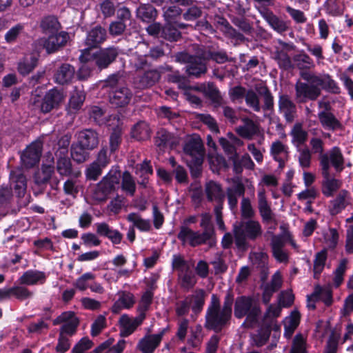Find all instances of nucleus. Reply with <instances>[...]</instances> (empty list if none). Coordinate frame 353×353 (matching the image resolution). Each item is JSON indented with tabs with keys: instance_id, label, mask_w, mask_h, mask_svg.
Masks as SVG:
<instances>
[{
	"instance_id": "1",
	"label": "nucleus",
	"mask_w": 353,
	"mask_h": 353,
	"mask_svg": "<svg viewBox=\"0 0 353 353\" xmlns=\"http://www.w3.org/2000/svg\"><path fill=\"white\" fill-rule=\"evenodd\" d=\"M105 86L109 90V99L112 105L116 107H124L129 104L133 94L126 85L123 72H117L108 77Z\"/></svg>"
},
{
	"instance_id": "2",
	"label": "nucleus",
	"mask_w": 353,
	"mask_h": 353,
	"mask_svg": "<svg viewBox=\"0 0 353 353\" xmlns=\"http://www.w3.org/2000/svg\"><path fill=\"white\" fill-rule=\"evenodd\" d=\"M231 319L230 314L221 310L219 298L213 294L205 314V328L220 332L230 325Z\"/></svg>"
},
{
	"instance_id": "3",
	"label": "nucleus",
	"mask_w": 353,
	"mask_h": 353,
	"mask_svg": "<svg viewBox=\"0 0 353 353\" xmlns=\"http://www.w3.org/2000/svg\"><path fill=\"white\" fill-rule=\"evenodd\" d=\"M234 241L238 248L245 249L248 245L247 239L254 241L262 234V228L258 221L249 219L234 224Z\"/></svg>"
},
{
	"instance_id": "4",
	"label": "nucleus",
	"mask_w": 353,
	"mask_h": 353,
	"mask_svg": "<svg viewBox=\"0 0 353 353\" xmlns=\"http://www.w3.org/2000/svg\"><path fill=\"white\" fill-rule=\"evenodd\" d=\"M261 314L259 306L252 298L241 296L236 298L234 303V316L236 319L246 316L243 326L253 327L258 322Z\"/></svg>"
},
{
	"instance_id": "5",
	"label": "nucleus",
	"mask_w": 353,
	"mask_h": 353,
	"mask_svg": "<svg viewBox=\"0 0 353 353\" xmlns=\"http://www.w3.org/2000/svg\"><path fill=\"white\" fill-rule=\"evenodd\" d=\"M256 92L249 89L245 97L248 107L256 112L272 110L274 108V97L266 85L256 88Z\"/></svg>"
},
{
	"instance_id": "6",
	"label": "nucleus",
	"mask_w": 353,
	"mask_h": 353,
	"mask_svg": "<svg viewBox=\"0 0 353 353\" xmlns=\"http://www.w3.org/2000/svg\"><path fill=\"white\" fill-rule=\"evenodd\" d=\"M121 179V172L117 169H111L103 177L92 190V199L99 202H104L108 196L115 190Z\"/></svg>"
},
{
	"instance_id": "7",
	"label": "nucleus",
	"mask_w": 353,
	"mask_h": 353,
	"mask_svg": "<svg viewBox=\"0 0 353 353\" xmlns=\"http://www.w3.org/2000/svg\"><path fill=\"white\" fill-rule=\"evenodd\" d=\"M183 149L185 154L189 157L188 164L191 170L195 168L199 171L205 155L203 143L200 137L194 135L188 138Z\"/></svg>"
},
{
	"instance_id": "8",
	"label": "nucleus",
	"mask_w": 353,
	"mask_h": 353,
	"mask_svg": "<svg viewBox=\"0 0 353 353\" xmlns=\"http://www.w3.org/2000/svg\"><path fill=\"white\" fill-rule=\"evenodd\" d=\"M303 79L306 81L310 85L316 86L328 92L339 94L341 89L336 82L328 74H315L307 71L300 73Z\"/></svg>"
},
{
	"instance_id": "9",
	"label": "nucleus",
	"mask_w": 353,
	"mask_h": 353,
	"mask_svg": "<svg viewBox=\"0 0 353 353\" xmlns=\"http://www.w3.org/2000/svg\"><path fill=\"white\" fill-rule=\"evenodd\" d=\"M176 60L178 62L186 63L185 72L189 77L199 78L207 72L205 61L199 57L198 51L196 56H192L185 52H179L176 55Z\"/></svg>"
},
{
	"instance_id": "10",
	"label": "nucleus",
	"mask_w": 353,
	"mask_h": 353,
	"mask_svg": "<svg viewBox=\"0 0 353 353\" xmlns=\"http://www.w3.org/2000/svg\"><path fill=\"white\" fill-rule=\"evenodd\" d=\"M345 159L341 148L334 146L324 155L319 157V164L321 174L327 175L330 166H333L336 172H341L344 169Z\"/></svg>"
},
{
	"instance_id": "11",
	"label": "nucleus",
	"mask_w": 353,
	"mask_h": 353,
	"mask_svg": "<svg viewBox=\"0 0 353 353\" xmlns=\"http://www.w3.org/2000/svg\"><path fill=\"white\" fill-rule=\"evenodd\" d=\"M118 47L109 46L100 48L92 54V59L99 70L108 68L114 63L119 54Z\"/></svg>"
},
{
	"instance_id": "12",
	"label": "nucleus",
	"mask_w": 353,
	"mask_h": 353,
	"mask_svg": "<svg viewBox=\"0 0 353 353\" xmlns=\"http://www.w3.org/2000/svg\"><path fill=\"white\" fill-rule=\"evenodd\" d=\"M268 232L272 234L270 247L272 256L279 263H288L289 256L287 251L284 249V246L288 243V239H289V232L284 231L282 234H274L270 231Z\"/></svg>"
},
{
	"instance_id": "13",
	"label": "nucleus",
	"mask_w": 353,
	"mask_h": 353,
	"mask_svg": "<svg viewBox=\"0 0 353 353\" xmlns=\"http://www.w3.org/2000/svg\"><path fill=\"white\" fill-rule=\"evenodd\" d=\"M294 100L298 104L316 101L321 95V88L310 85L307 82L298 81L294 85Z\"/></svg>"
},
{
	"instance_id": "14",
	"label": "nucleus",
	"mask_w": 353,
	"mask_h": 353,
	"mask_svg": "<svg viewBox=\"0 0 353 353\" xmlns=\"http://www.w3.org/2000/svg\"><path fill=\"white\" fill-rule=\"evenodd\" d=\"M208 232L194 231L188 226L181 225L177 238L184 245L188 243L191 247L205 244L209 241Z\"/></svg>"
},
{
	"instance_id": "15",
	"label": "nucleus",
	"mask_w": 353,
	"mask_h": 353,
	"mask_svg": "<svg viewBox=\"0 0 353 353\" xmlns=\"http://www.w3.org/2000/svg\"><path fill=\"white\" fill-rule=\"evenodd\" d=\"M108 37L105 28L97 25L92 28L88 32L84 41L86 48L82 50L81 54L85 56L90 49L99 48Z\"/></svg>"
},
{
	"instance_id": "16",
	"label": "nucleus",
	"mask_w": 353,
	"mask_h": 353,
	"mask_svg": "<svg viewBox=\"0 0 353 353\" xmlns=\"http://www.w3.org/2000/svg\"><path fill=\"white\" fill-rule=\"evenodd\" d=\"M62 323L60 328V334L63 335H73L79 325V321L74 312L68 311L63 312L53 321L54 325Z\"/></svg>"
},
{
	"instance_id": "17",
	"label": "nucleus",
	"mask_w": 353,
	"mask_h": 353,
	"mask_svg": "<svg viewBox=\"0 0 353 353\" xmlns=\"http://www.w3.org/2000/svg\"><path fill=\"white\" fill-rule=\"evenodd\" d=\"M257 10L271 28L277 33L282 34L289 30V22L276 16L272 10L265 6L259 7Z\"/></svg>"
},
{
	"instance_id": "18",
	"label": "nucleus",
	"mask_w": 353,
	"mask_h": 353,
	"mask_svg": "<svg viewBox=\"0 0 353 353\" xmlns=\"http://www.w3.org/2000/svg\"><path fill=\"white\" fill-rule=\"evenodd\" d=\"M198 54L203 61H212L218 64H223L232 61L227 52L218 46H207L199 48Z\"/></svg>"
},
{
	"instance_id": "19",
	"label": "nucleus",
	"mask_w": 353,
	"mask_h": 353,
	"mask_svg": "<svg viewBox=\"0 0 353 353\" xmlns=\"http://www.w3.org/2000/svg\"><path fill=\"white\" fill-rule=\"evenodd\" d=\"M205 193L207 199L210 201L214 202V212L220 216V209H223L225 195L220 184L210 181L206 184Z\"/></svg>"
},
{
	"instance_id": "20",
	"label": "nucleus",
	"mask_w": 353,
	"mask_h": 353,
	"mask_svg": "<svg viewBox=\"0 0 353 353\" xmlns=\"http://www.w3.org/2000/svg\"><path fill=\"white\" fill-rule=\"evenodd\" d=\"M64 100L63 92L59 89L49 90L44 95L41 103V111L48 113L54 109H58Z\"/></svg>"
},
{
	"instance_id": "21",
	"label": "nucleus",
	"mask_w": 353,
	"mask_h": 353,
	"mask_svg": "<svg viewBox=\"0 0 353 353\" xmlns=\"http://www.w3.org/2000/svg\"><path fill=\"white\" fill-rule=\"evenodd\" d=\"M160 79L161 72L157 68H152L134 77L133 83L136 88L144 90L154 85Z\"/></svg>"
},
{
	"instance_id": "22",
	"label": "nucleus",
	"mask_w": 353,
	"mask_h": 353,
	"mask_svg": "<svg viewBox=\"0 0 353 353\" xmlns=\"http://www.w3.org/2000/svg\"><path fill=\"white\" fill-rule=\"evenodd\" d=\"M42 152V143L36 141L28 145L21 155L23 165L28 168L34 166L40 160Z\"/></svg>"
},
{
	"instance_id": "23",
	"label": "nucleus",
	"mask_w": 353,
	"mask_h": 353,
	"mask_svg": "<svg viewBox=\"0 0 353 353\" xmlns=\"http://www.w3.org/2000/svg\"><path fill=\"white\" fill-rule=\"evenodd\" d=\"M258 209L262 221L265 224L274 223V227H270V230H274L277 225L275 214L272 212L270 205L268 203L265 191L261 190L258 192Z\"/></svg>"
},
{
	"instance_id": "24",
	"label": "nucleus",
	"mask_w": 353,
	"mask_h": 353,
	"mask_svg": "<svg viewBox=\"0 0 353 353\" xmlns=\"http://www.w3.org/2000/svg\"><path fill=\"white\" fill-rule=\"evenodd\" d=\"M154 139L155 145L160 150H164L168 148L172 149L178 145L180 142L179 137L164 128L157 131Z\"/></svg>"
},
{
	"instance_id": "25",
	"label": "nucleus",
	"mask_w": 353,
	"mask_h": 353,
	"mask_svg": "<svg viewBox=\"0 0 353 353\" xmlns=\"http://www.w3.org/2000/svg\"><path fill=\"white\" fill-rule=\"evenodd\" d=\"M68 39V33L62 31L59 33L50 34L47 39H42L41 43L46 52L50 54L65 46Z\"/></svg>"
},
{
	"instance_id": "26",
	"label": "nucleus",
	"mask_w": 353,
	"mask_h": 353,
	"mask_svg": "<svg viewBox=\"0 0 353 353\" xmlns=\"http://www.w3.org/2000/svg\"><path fill=\"white\" fill-rule=\"evenodd\" d=\"M10 190L18 197H22L27 188L26 178L20 169H15L10 174Z\"/></svg>"
},
{
	"instance_id": "27",
	"label": "nucleus",
	"mask_w": 353,
	"mask_h": 353,
	"mask_svg": "<svg viewBox=\"0 0 353 353\" xmlns=\"http://www.w3.org/2000/svg\"><path fill=\"white\" fill-rule=\"evenodd\" d=\"M169 330L166 327L161 330L159 334L145 336L138 343L139 350L143 353H153L154 350L160 344L163 335Z\"/></svg>"
},
{
	"instance_id": "28",
	"label": "nucleus",
	"mask_w": 353,
	"mask_h": 353,
	"mask_svg": "<svg viewBox=\"0 0 353 353\" xmlns=\"http://www.w3.org/2000/svg\"><path fill=\"white\" fill-rule=\"evenodd\" d=\"M145 318V314L143 313H139V316L135 318H130L127 314L122 315L119 319L121 336L123 337L130 336L142 323Z\"/></svg>"
},
{
	"instance_id": "29",
	"label": "nucleus",
	"mask_w": 353,
	"mask_h": 353,
	"mask_svg": "<svg viewBox=\"0 0 353 353\" xmlns=\"http://www.w3.org/2000/svg\"><path fill=\"white\" fill-rule=\"evenodd\" d=\"M279 110L284 117L286 122L292 123L296 117V105L287 94H281L279 97Z\"/></svg>"
},
{
	"instance_id": "30",
	"label": "nucleus",
	"mask_w": 353,
	"mask_h": 353,
	"mask_svg": "<svg viewBox=\"0 0 353 353\" xmlns=\"http://www.w3.org/2000/svg\"><path fill=\"white\" fill-rule=\"evenodd\" d=\"M245 188L239 179H233L232 185L226 190L228 205L232 210L236 208L238 197L243 196Z\"/></svg>"
},
{
	"instance_id": "31",
	"label": "nucleus",
	"mask_w": 353,
	"mask_h": 353,
	"mask_svg": "<svg viewBox=\"0 0 353 353\" xmlns=\"http://www.w3.org/2000/svg\"><path fill=\"white\" fill-rule=\"evenodd\" d=\"M205 97L209 98L214 109L217 110L223 105V98L216 85L213 82L202 83L198 88Z\"/></svg>"
},
{
	"instance_id": "32",
	"label": "nucleus",
	"mask_w": 353,
	"mask_h": 353,
	"mask_svg": "<svg viewBox=\"0 0 353 353\" xmlns=\"http://www.w3.org/2000/svg\"><path fill=\"white\" fill-rule=\"evenodd\" d=\"M243 124L236 128V133L243 139L251 140L259 133V126L249 118L242 119Z\"/></svg>"
},
{
	"instance_id": "33",
	"label": "nucleus",
	"mask_w": 353,
	"mask_h": 353,
	"mask_svg": "<svg viewBox=\"0 0 353 353\" xmlns=\"http://www.w3.org/2000/svg\"><path fill=\"white\" fill-rule=\"evenodd\" d=\"M349 192L345 190H341L336 198L330 201L328 206L329 212L332 216L341 213L347 205Z\"/></svg>"
},
{
	"instance_id": "34",
	"label": "nucleus",
	"mask_w": 353,
	"mask_h": 353,
	"mask_svg": "<svg viewBox=\"0 0 353 353\" xmlns=\"http://www.w3.org/2000/svg\"><path fill=\"white\" fill-rule=\"evenodd\" d=\"M75 69L69 63L61 64L54 73V78L56 83L65 85L72 81L74 77Z\"/></svg>"
},
{
	"instance_id": "35",
	"label": "nucleus",
	"mask_w": 353,
	"mask_h": 353,
	"mask_svg": "<svg viewBox=\"0 0 353 353\" xmlns=\"http://www.w3.org/2000/svg\"><path fill=\"white\" fill-rule=\"evenodd\" d=\"M99 136L97 132L91 129L81 131L78 135V143L88 150H92L99 145Z\"/></svg>"
},
{
	"instance_id": "36",
	"label": "nucleus",
	"mask_w": 353,
	"mask_h": 353,
	"mask_svg": "<svg viewBox=\"0 0 353 353\" xmlns=\"http://www.w3.org/2000/svg\"><path fill=\"white\" fill-rule=\"evenodd\" d=\"M318 117L321 125L325 130L335 131L343 129L342 123L332 112L321 111L319 112Z\"/></svg>"
},
{
	"instance_id": "37",
	"label": "nucleus",
	"mask_w": 353,
	"mask_h": 353,
	"mask_svg": "<svg viewBox=\"0 0 353 353\" xmlns=\"http://www.w3.org/2000/svg\"><path fill=\"white\" fill-rule=\"evenodd\" d=\"M270 154L273 159L279 162V166L281 168L288 159V147L280 141H274L271 145Z\"/></svg>"
},
{
	"instance_id": "38",
	"label": "nucleus",
	"mask_w": 353,
	"mask_h": 353,
	"mask_svg": "<svg viewBox=\"0 0 353 353\" xmlns=\"http://www.w3.org/2000/svg\"><path fill=\"white\" fill-rule=\"evenodd\" d=\"M19 280L21 284L27 285L43 284L46 282V274L41 271L30 270L25 272Z\"/></svg>"
},
{
	"instance_id": "39",
	"label": "nucleus",
	"mask_w": 353,
	"mask_h": 353,
	"mask_svg": "<svg viewBox=\"0 0 353 353\" xmlns=\"http://www.w3.org/2000/svg\"><path fill=\"white\" fill-rule=\"evenodd\" d=\"M136 15L143 22L149 23L156 19L157 11L151 4L143 3L137 8Z\"/></svg>"
},
{
	"instance_id": "40",
	"label": "nucleus",
	"mask_w": 353,
	"mask_h": 353,
	"mask_svg": "<svg viewBox=\"0 0 353 353\" xmlns=\"http://www.w3.org/2000/svg\"><path fill=\"white\" fill-rule=\"evenodd\" d=\"M322 176L323 177V194L327 197L333 196L334 193L341 188L342 185L341 181L332 177L329 171L327 172V175L322 174Z\"/></svg>"
},
{
	"instance_id": "41",
	"label": "nucleus",
	"mask_w": 353,
	"mask_h": 353,
	"mask_svg": "<svg viewBox=\"0 0 353 353\" xmlns=\"http://www.w3.org/2000/svg\"><path fill=\"white\" fill-rule=\"evenodd\" d=\"M54 174V167L53 165L43 164L41 171L37 172L34 176V182L39 186H45L48 183Z\"/></svg>"
},
{
	"instance_id": "42",
	"label": "nucleus",
	"mask_w": 353,
	"mask_h": 353,
	"mask_svg": "<svg viewBox=\"0 0 353 353\" xmlns=\"http://www.w3.org/2000/svg\"><path fill=\"white\" fill-rule=\"evenodd\" d=\"M179 279L181 288L185 291L192 289L197 282L196 274L191 268L179 273Z\"/></svg>"
},
{
	"instance_id": "43",
	"label": "nucleus",
	"mask_w": 353,
	"mask_h": 353,
	"mask_svg": "<svg viewBox=\"0 0 353 353\" xmlns=\"http://www.w3.org/2000/svg\"><path fill=\"white\" fill-rule=\"evenodd\" d=\"M310 299L313 301L321 300L326 305H331L332 302V290L329 288H322L317 285L314 288V292L308 296V301Z\"/></svg>"
},
{
	"instance_id": "44",
	"label": "nucleus",
	"mask_w": 353,
	"mask_h": 353,
	"mask_svg": "<svg viewBox=\"0 0 353 353\" xmlns=\"http://www.w3.org/2000/svg\"><path fill=\"white\" fill-rule=\"evenodd\" d=\"M126 219L132 223V227L137 228L142 232H148L151 230L152 225L149 219H143L140 214L136 212H131L128 214Z\"/></svg>"
},
{
	"instance_id": "45",
	"label": "nucleus",
	"mask_w": 353,
	"mask_h": 353,
	"mask_svg": "<svg viewBox=\"0 0 353 353\" xmlns=\"http://www.w3.org/2000/svg\"><path fill=\"white\" fill-rule=\"evenodd\" d=\"M57 170L63 176H70L73 174V169L70 159L68 155L56 156Z\"/></svg>"
},
{
	"instance_id": "46",
	"label": "nucleus",
	"mask_w": 353,
	"mask_h": 353,
	"mask_svg": "<svg viewBox=\"0 0 353 353\" xmlns=\"http://www.w3.org/2000/svg\"><path fill=\"white\" fill-rule=\"evenodd\" d=\"M132 137L137 141H144L150 136V130L148 123L145 121L137 123L131 130Z\"/></svg>"
},
{
	"instance_id": "47",
	"label": "nucleus",
	"mask_w": 353,
	"mask_h": 353,
	"mask_svg": "<svg viewBox=\"0 0 353 353\" xmlns=\"http://www.w3.org/2000/svg\"><path fill=\"white\" fill-rule=\"evenodd\" d=\"M38 58L34 55H29L21 60L18 64V71L22 75H27L37 65Z\"/></svg>"
},
{
	"instance_id": "48",
	"label": "nucleus",
	"mask_w": 353,
	"mask_h": 353,
	"mask_svg": "<svg viewBox=\"0 0 353 353\" xmlns=\"http://www.w3.org/2000/svg\"><path fill=\"white\" fill-rule=\"evenodd\" d=\"M40 27L46 34H54L58 32L60 23L55 17L47 16L41 20Z\"/></svg>"
},
{
	"instance_id": "49",
	"label": "nucleus",
	"mask_w": 353,
	"mask_h": 353,
	"mask_svg": "<svg viewBox=\"0 0 353 353\" xmlns=\"http://www.w3.org/2000/svg\"><path fill=\"white\" fill-rule=\"evenodd\" d=\"M161 37L169 41H176L181 39V33L173 23L168 22L163 27Z\"/></svg>"
},
{
	"instance_id": "50",
	"label": "nucleus",
	"mask_w": 353,
	"mask_h": 353,
	"mask_svg": "<svg viewBox=\"0 0 353 353\" xmlns=\"http://www.w3.org/2000/svg\"><path fill=\"white\" fill-rule=\"evenodd\" d=\"M292 137V142L298 147H301V145L304 144L307 141L308 133L303 129L301 123H296L291 131Z\"/></svg>"
},
{
	"instance_id": "51",
	"label": "nucleus",
	"mask_w": 353,
	"mask_h": 353,
	"mask_svg": "<svg viewBox=\"0 0 353 353\" xmlns=\"http://www.w3.org/2000/svg\"><path fill=\"white\" fill-rule=\"evenodd\" d=\"M294 65L301 72L310 69L314 66L313 60L305 52L296 54L293 57Z\"/></svg>"
},
{
	"instance_id": "52",
	"label": "nucleus",
	"mask_w": 353,
	"mask_h": 353,
	"mask_svg": "<svg viewBox=\"0 0 353 353\" xmlns=\"http://www.w3.org/2000/svg\"><path fill=\"white\" fill-rule=\"evenodd\" d=\"M274 59L280 68L289 70L294 68L290 56L283 50L276 49L274 52Z\"/></svg>"
},
{
	"instance_id": "53",
	"label": "nucleus",
	"mask_w": 353,
	"mask_h": 353,
	"mask_svg": "<svg viewBox=\"0 0 353 353\" xmlns=\"http://www.w3.org/2000/svg\"><path fill=\"white\" fill-rule=\"evenodd\" d=\"M88 150L87 148L83 147L81 144L77 142V143L73 144L71 147V157L74 161L79 163H83L89 157Z\"/></svg>"
},
{
	"instance_id": "54",
	"label": "nucleus",
	"mask_w": 353,
	"mask_h": 353,
	"mask_svg": "<svg viewBox=\"0 0 353 353\" xmlns=\"http://www.w3.org/2000/svg\"><path fill=\"white\" fill-rule=\"evenodd\" d=\"M306 338L301 334L294 336L289 353H308Z\"/></svg>"
},
{
	"instance_id": "55",
	"label": "nucleus",
	"mask_w": 353,
	"mask_h": 353,
	"mask_svg": "<svg viewBox=\"0 0 353 353\" xmlns=\"http://www.w3.org/2000/svg\"><path fill=\"white\" fill-rule=\"evenodd\" d=\"M297 152H298V160L300 166L302 168H307L311 165L312 161V152L308 148L307 146H301L298 147Z\"/></svg>"
},
{
	"instance_id": "56",
	"label": "nucleus",
	"mask_w": 353,
	"mask_h": 353,
	"mask_svg": "<svg viewBox=\"0 0 353 353\" xmlns=\"http://www.w3.org/2000/svg\"><path fill=\"white\" fill-rule=\"evenodd\" d=\"M121 177H122V190L130 196H134L136 192V183L131 174L128 171H125Z\"/></svg>"
},
{
	"instance_id": "57",
	"label": "nucleus",
	"mask_w": 353,
	"mask_h": 353,
	"mask_svg": "<svg viewBox=\"0 0 353 353\" xmlns=\"http://www.w3.org/2000/svg\"><path fill=\"white\" fill-rule=\"evenodd\" d=\"M146 54H141L138 52L132 54L130 60V64L136 71L141 70L148 66Z\"/></svg>"
},
{
	"instance_id": "58",
	"label": "nucleus",
	"mask_w": 353,
	"mask_h": 353,
	"mask_svg": "<svg viewBox=\"0 0 353 353\" xmlns=\"http://www.w3.org/2000/svg\"><path fill=\"white\" fill-rule=\"evenodd\" d=\"M85 99V93L83 90L75 89L74 92H72L70 101L69 105L70 108L71 109H73L74 110H79L81 106L83 105V103Z\"/></svg>"
},
{
	"instance_id": "59",
	"label": "nucleus",
	"mask_w": 353,
	"mask_h": 353,
	"mask_svg": "<svg viewBox=\"0 0 353 353\" xmlns=\"http://www.w3.org/2000/svg\"><path fill=\"white\" fill-rule=\"evenodd\" d=\"M326 259V249L321 250L315 255V259L314 260V274L315 278L318 277V276L322 272Z\"/></svg>"
},
{
	"instance_id": "60",
	"label": "nucleus",
	"mask_w": 353,
	"mask_h": 353,
	"mask_svg": "<svg viewBox=\"0 0 353 353\" xmlns=\"http://www.w3.org/2000/svg\"><path fill=\"white\" fill-rule=\"evenodd\" d=\"M281 308L279 305L271 304L269 305L263 319V325H270L272 327L274 319L280 315Z\"/></svg>"
},
{
	"instance_id": "61",
	"label": "nucleus",
	"mask_w": 353,
	"mask_h": 353,
	"mask_svg": "<svg viewBox=\"0 0 353 353\" xmlns=\"http://www.w3.org/2000/svg\"><path fill=\"white\" fill-rule=\"evenodd\" d=\"M347 259H342L334 272V276L333 283L336 288L339 287L343 281V276L347 268Z\"/></svg>"
},
{
	"instance_id": "62",
	"label": "nucleus",
	"mask_w": 353,
	"mask_h": 353,
	"mask_svg": "<svg viewBox=\"0 0 353 353\" xmlns=\"http://www.w3.org/2000/svg\"><path fill=\"white\" fill-rule=\"evenodd\" d=\"M241 214L244 219H251L255 215L249 198L243 197L241 202Z\"/></svg>"
},
{
	"instance_id": "63",
	"label": "nucleus",
	"mask_w": 353,
	"mask_h": 353,
	"mask_svg": "<svg viewBox=\"0 0 353 353\" xmlns=\"http://www.w3.org/2000/svg\"><path fill=\"white\" fill-rule=\"evenodd\" d=\"M104 110L99 106H92L88 110L89 118L98 125L104 123Z\"/></svg>"
},
{
	"instance_id": "64",
	"label": "nucleus",
	"mask_w": 353,
	"mask_h": 353,
	"mask_svg": "<svg viewBox=\"0 0 353 353\" xmlns=\"http://www.w3.org/2000/svg\"><path fill=\"white\" fill-rule=\"evenodd\" d=\"M223 110L224 117L232 124L236 123L239 120L238 112L234 108L226 105V101L223 100V105H220Z\"/></svg>"
}]
</instances>
